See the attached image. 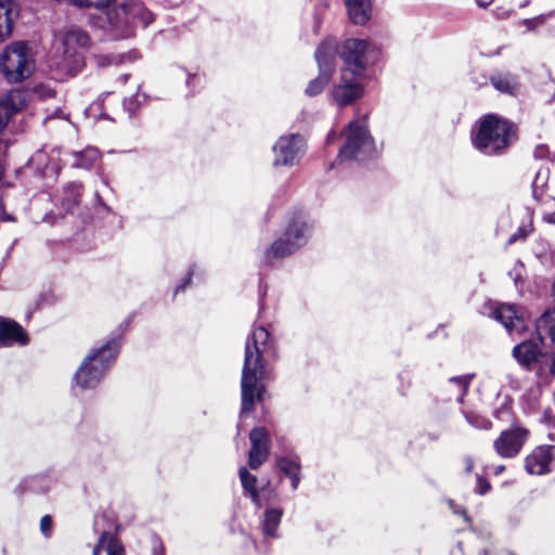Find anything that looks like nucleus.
Here are the masks:
<instances>
[{"instance_id": "nucleus-1", "label": "nucleus", "mask_w": 555, "mask_h": 555, "mask_svg": "<svg viewBox=\"0 0 555 555\" xmlns=\"http://www.w3.org/2000/svg\"><path fill=\"white\" fill-rule=\"evenodd\" d=\"M271 348L270 333L263 326L255 327L246 339L241 378L242 414L251 413L254 404L262 399L266 391L263 354L268 353Z\"/></svg>"}, {"instance_id": "nucleus-39", "label": "nucleus", "mask_w": 555, "mask_h": 555, "mask_svg": "<svg viewBox=\"0 0 555 555\" xmlns=\"http://www.w3.org/2000/svg\"><path fill=\"white\" fill-rule=\"evenodd\" d=\"M138 95L135 96H132L130 99H125L124 100V107L126 111H128L130 114L134 113V111L137 109L138 105H139V101H138Z\"/></svg>"}, {"instance_id": "nucleus-43", "label": "nucleus", "mask_w": 555, "mask_h": 555, "mask_svg": "<svg viewBox=\"0 0 555 555\" xmlns=\"http://www.w3.org/2000/svg\"><path fill=\"white\" fill-rule=\"evenodd\" d=\"M519 237H525L522 231L519 229L517 233H514L513 235H511L507 240V245H512L514 244L515 242H517V240Z\"/></svg>"}, {"instance_id": "nucleus-6", "label": "nucleus", "mask_w": 555, "mask_h": 555, "mask_svg": "<svg viewBox=\"0 0 555 555\" xmlns=\"http://www.w3.org/2000/svg\"><path fill=\"white\" fill-rule=\"evenodd\" d=\"M341 134L345 138V144L339 150V160H363L375 154L374 140L367 130L365 120L350 121Z\"/></svg>"}, {"instance_id": "nucleus-3", "label": "nucleus", "mask_w": 555, "mask_h": 555, "mask_svg": "<svg viewBox=\"0 0 555 555\" xmlns=\"http://www.w3.org/2000/svg\"><path fill=\"white\" fill-rule=\"evenodd\" d=\"M514 137L513 125L495 115H488L480 119L473 144L486 155H500L507 150Z\"/></svg>"}, {"instance_id": "nucleus-48", "label": "nucleus", "mask_w": 555, "mask_h": 555, "mask_svg": "<svg viewBox=\"0 0 555 555\" xmlns=\"http://www.w3.org/2000/svg\"><path fill=\"white\" fill-rule=\"evenodd\" d=\"M450 506H451V508L453 509V512H454L455 514H457V513L463 514V515L465 514V512H464V511H462V509L460 511V509L454 508V506H453V503H452V502H450Z\"/></svg>"}, {"instance_id": "nucleus-23", "label": "nucleus", "mask_w": 555, "mask_h": 555, "mask_svg": "<svg viewBox=\"0 0 555 555\" xmlns=\"http://www.w3.org/2000/svg\"><path fill=\"white\" fill-rule=\"evenodd\" d=\"M275 462L278 468L291 479L293 490H296L300 482V464L298 460L288 456H278Z\"/></svg>"}, {"instance_id": "nucleus-49", "label": "nucleus", "mask_w": 555, "mask_h": 555, "mask_svg": "<svg viewBox=\"0 0 555 555\" xmlns=\"http://www.w3.org/2000/svg\"><path fill=\"white\" fill-rule=\"evenodd\" d=\"M154 553H155V555H164V550H163V547H159V550L154 548Z\"/></svg>"}, {"instance_id": "nucleus-26", "label": "nucleus", "mask_w": 555, "mask_h": 555, "mask_svg": "<svg viewBox=\"0 0 555 555\" xmlns=\"http://www.w3.org/2000/svg\"><path fill=\"white\" fill-rule=\"evenodd\" d=\"M240 479L243 489L247 494H249L251 501L260 507V498L257 490V477L250 474L245 467L240 468Z\"/></svg>"}, {"instance_id": "nucleus-20", "label": "nucleus", "mask_w": 555, "mask_h": 555, "mask_svg": "<svg viewBox=\"0 0 555 555\" xmlns=\"http://www.w3.org/2000/svg\"><path fill=\"white\" fill-rule=\"evenodd\" d=\"M474 378V373L450 377L444 385V390L452 395L456 402L463 403Z\"/></svg>"}, {"instance_id": "nucleus-11", "label": "nucleus", "mask_w": 555, "mask_h": 555, "mask_svg": "<svg viewBox=\"0 0 555 555\" xmlns=\"http://www.w3.org/2000/svg\"><path fill=\"white\" fill-rule=\"evenodd\" d=\"M364 77L341 68L339 80L332 86L330 91L333 102L338 106H347L360 99L364 92L362 85Z\"/></svg>"}, {"instance_id": "nucleus-22", "label": "nucleus", "mask_w": 555, "mask_h": 555, "mask_svg": "<svg viewBox=\"0 0 555 555\" xmlns=\"http://www.w3.org/2000/svg\"><path fill=\"white\" fill-rule=\"evenodd\" d=\"M20 93H11L8 98L0 101V133L8 126L11 117L22 108Z\"/></svg>"}, {"instance_id": "nucleus-35", "label": "nucleus", "mask_w": 555, "mask_h": 555, "mask_svg": "<svg viewBox=\"0 0 555 555\" xmlns=\"http://www.w3.org/2000/svg\"><path fill=\"white\" fill-rule=\"evenodd\" d=\"M467 420H468L469 424L477 429L490 430L492 428V423L488 418L474 417V418H467Z\"/></svg>"}, {"instance_id": "nucleus-24", "label": "nucleus", "mask_w": 555, "mask_h": 555, "mask_svg": "<svg viewBox=\"0 0 555 555\" xmlns=\"http://www.w3.org/2000/svg\"><path fill=\"white\" fill-rule=\"evenodd\" d=\"M495 90L506 94H515L519 89L517 77L509 73H498L490 77Z\"/></svg>"}, {"instance_id": "nucleus-33", "label": "nucleus", "mask_w": 555, "mask_h": 555, "mask_svg": "<svg viewBox=\"0 0 555 555\" xmlns=\"http://www.w3.org/2000/svg\"><path fill=\"white\" fill-rule=\"evenodd\" d=\"M34 93L40 100H47L55 95V91L48 85L40 83L34 88Z\"/></svg>"}, {"instance_id": "nucleus-30", "label": "nucleus", "mask_w": 555, "mask_h": 555, "mask_svg": "<svg viewBox=\"0 0 555 555\" xmlns=\"http://www.w3.org/2000/svg\"><path fill=\"white\" fill-rule=\"evenodd\" d=\"M128 54H103L96 56L98 65L101 67L109 66V65H118L125 62L126 59H129Z\"/></svg>"}, {"instance_id": "nucleus-32", "label": "nucleus", "mask_w": 555, "mask_h": 555, "mask_svg": "<svg viewBox=\"0 0 555 555\" xmlns=\"http://www.w3.org/2000/svg\"><path fill=\"white\" fill-rule=\"evenodd\" d=\"M77 7H92L95 9H103L108 7L114 0H72Z\"/></svg>"}, {"instance_id": "nucleus-44", "label": "nucleus", "mask_w": 555, "mask_h": 555, "mask_svg": "<svg viewBox=\"0 0 555 555\" xmlns=\"http://www.w3.org/2000/svg\"><path fill=\"white\" fill-rule=\"evenodd\" d=\"M509 14H511L509 11H505L503 9H496L495 10V15H496L498 18H506V17L509 16Z\"/></svg>"}, {"instance_id": "nucleus-13", "label": "nucleus", "mask_w": 555, "mask_h": 555, "mask_svg": "<svg viewBox=\"0 0 555 555\" xmlns=\"http://www.w3.org/2000/svg\"><path fill=\"white\" fill-rule=\"evenodd\" d=\"M481 313L502 323L509 334H520L526 327L519 307L515 305L488 301L483 305Z\"/></svg>"}, {"instance_id": "nucleus-31", "label": "nucleus", "mask_w": 555, "mask_h": 555, "mask_svg": "<svg viewBox=\"0 0 555 555\" xmlns=\"http://www.w3.org/2000/svg\"><path fill=\"white\" fill-rule=\"evenodd\" d=\"M554 15V12H550L547 14H541L532 18L521 20L520 23L527 28L528 31H533L537 28L541 27L547 17Z\"/></svg>"}, {"instance_id": "nucleus-38", "label": "nucleus", "mask_w": 555, "mask_h": 555, "mask_svg": "<svg viewBox=\"0 0 555 555\" xmlns=\"http://www.w3.org/2000/svg\"><path fill=\"white\" fill-rule=\"evenodd\" d=\"M491 486L487 479L481 476H477L476 491L479 494H486L490 490Z\"/></svg>"}, {"instance_id": "nucleus-10", "label": "nucleus", "mask_w": 555, "mask_h": 555, "mask_svg": "<svg viewBox=\"0 0 555 555\" xmlns=\"http://www.w3.org/2000/svg\"><path fill=\"white\" fill-rule=\"evenodd\" d=\"M314 56L319 67V75L317 78L312 79L306 88V94L309 96L320 94L335 72L337 56L336 40L333 38L325 39L318 47Z\"/></svg>"}, {"instance_id": "nucleus-28", "label": "nucleus", "mask_w": 555, "mask_h": 555, "mask_svg": "<svg viewBox=\"0 0 555 555\" xmlns=\"http://www.w3.org/2000/svg\"><path fill=\"white\" fill-rule=\"evenodd\" d=\"M282 514L283 512L280 508H271L264 512L262 531L266 537H276V530L280 526Z\"/></svg>"}, {"instance_id": "nucleus-53", "label": "nucleus", "mask_w": 555, "mask_h": 555, "mask_svg": "<svg viewBox=\"0 0 555 555\" xmlns=\"http://www.w3.org/2000/svg\"><path fill=\"white\" fill-rule=\"evenodd\" d=\"M127 77H128L127 75L122 76L124 81L127 80Z\"/></svg>"}, {"instance_id": "nucleus-45", "label": "nucleus", "mask_w": 555, "mask_h": 555, "mask_svg": "<svg viewBox=\"0 0 555 555\" xmlns=\"http://www.w3.org/2000/svg\"><path fill=\"white\" fill-rule=\"evenodd\" d=\"M192 274H193V271L191 270L189 272L184 283L176 288V293H178L180 289H183L185 287V285L190 282Z\"/></svg>"}, {"instance_id": "nucleus-21", "label": "nucleus", "mask_w": 555, "mask_h": 555, "mask_svg": "<svg viewBox=\"0 0 555 555\" xmlns=\"http://www.w3.org/2000/svg\"><path fill=\"white\" fill-rule=\"evenodd\" d=\"M349 17L358 25L365 24L371 17V4L369 0H344Z\"/></svg>"}, {"instance_id": "nucleus-52", "label": "nucleus", "mask_w": 555, "mask_h": 555, "mask_svg": "<svg viewBox=\"0 0 555 555\" xmlns=\"http://www.w3.org/2000/svg\"><path fill=\"white\" fill-rule=\"evenodd\" d=\"M4 220H12V218L9 216H5Z\"/></svg>"}, {"instance_id": "nucleus-2", "label": "nucleus", "mask_w": 555, "mask_h": 555, "mask_svg": "<svg viewBox=\"0 0 555 555\" xmlns=\"http://www.w3.org/2000/svg\"><path fill=\"white\" fill-rule=\"evenodd\" d=\"M90 44L89 35L75 26L55 35L47 64L53 79L63 81L78 75L85 66L82 52Z\"/></svg>"}, {"instance_id": "nucleus-7", "label": "nucleus", "mask_w": 555, "mask_h": 555, "mask_svg": "<svg viewBox=\"0 0 555 555\" xmlns=\"http://www.w3.org/2000/svg\"><path fill=\"white\" fill-rule=\"evenodd\" d=\"M338 53L344 62L343 69L365 76L366 68L377 60L378 49L367 40L350 38L337 48Z\"/></svg>"}, {"instance_id": "nucleus-47", "label": "nucleus", "mask_w": 555, "mask_h": 555, "mask_svg": "<svg viewBox=\"0 0 555 555\" xmlns=\"http://www.w3.org/2000/svg\"><path fill=\"white\" fill-rule=\"evenodd\" d=\"M505 470V466L504 465H498L493 468V474L495 476H499L501 475L503 472Z\"/></svg>"}, {"instance_id": "nucleus-42", "label": "nucleus", "mask_w": 555, "mask_h": 555, "mask_svg": "<svg viewBox=\"0 0 555 555\" xmlns=\"http://www.w3.org/2000/svg\"><path fill=\"white\" fill-rule=\"evenodd\" d=\"M547 370L551 375H555V351L550 356Z\"/></svg>"}, {"instance_id": "nucleus-50", "label": "nucleus", "mask_w": 555, "mask_h": 555, "mask_svg": "<svg viewBox=\"0 0 555 555\" xmlns=\"http://www.w3.org/2000/svg\"><path fill=\"white\" fill-rule=\"evenodd\" d=\"M530 4V0H525L522 3L519 4L520 8H527Z\"/></svg>"}, {"instance_id": "nucleus-14", "label": "nucleus", "mask_w": 555, "mask_h": 555, "mask_svg": "<svg viewBox=\"0 0 555 555\" xmlns=\"http://www.w3.org/2000/svg\"><path fill=\"white\" fill-rule=\"evenodd\" d=\"M305 149V140L300 134H287L279 138L273 145V166H294L296 165Z\"/></svg>"}, {"instance_id": "nucleus-4", "label": "nucleus", "mask_w": 555, "mask_h": 555, "mask_svg": "<svg viewBox=\"0 0 555 555\" xmlns=\"http://www.w3.org/2000/svg\"><path fill=\"white\" fill-rule=\"evenodd\" d=\"M119 347V341L114 338L100 348L93 349L76 372V384L83 389L95 388L115 360Z\"/></svg>"}, {"instance_id": "nucleus-37", "label": "nucleus", "mask_w": 555, "mask_h": 555, "mask_svg": "<svg viewBox=\"0 0 555 555\" xmlns=\"http://www.w3.org/2000/svg\"><path fill=\"white\" fill-rule=\"evenodd\" d=\"M470 79L476 88H480L488 83V78L483 73L473 72Z\"/></svg>"}, {"instance_id": "nucleus-40", "label": "nucleus", "mask_w": 555, "mask_h": 555, "mask_svg": "<svg viewBox=\"0 0 555 555\" xmlns=\"http://www.w3.org/2000/svg\"><path fill=\"white\" fill-rule=\"evenodd\" d=\"M111 538H114V537L112 534L107 533V532H103L101 538H100V541H99L98 545H95L93 551H92V555H100L102 543L106 542V546H107L108 543H109V539Z\"/></svg>"}, {"instance_id": "nucleus-12", "label": "nucleus", "mask_w": 555, "mask_h": 555, "mask_svg": "<svg viewBox=\"0 0 555 555\" xmlns=\"http://www.w3.org/2000/svg\"><path fill=\"white\" fill-rule=\"evenodd\" d=\"M528 438L529 430L514 423L511 427L501 431L493 441V449L503 459H514L520 453Z\"/></svg>"}, {"instance_id": "nucleus-51", "label": "nucleus", "mask_w": 555, "mask_h": 555, "mask_svg": "<svg viewBox=\"0 0 555 555\" xmlns=\"http://www.w3.org/2000/svg\"><path fill=\"white\" fill-rule=\"evenodd\" d=\"M532 186H533V193L537 196V179L533 181Z\"/></svg>"}, {"instance_id": "nucleus-15", "label": "nucleus", "mask_w": 555, "mask_h": 555, "mask_svg": "<svg viewBox=\"0 0 555 555\" xmlns=\"http://www.w3.org/2000/svg\"><path fill=\"white\" fill-rule=\"evenodd\" d=\"M251 448L248 454V465L251 469H258L268 459L270 453L269 433L263 427L254 428L249 433Z\"/></svg>"}, {"instance_id": "nucleus-25", "label": "nucleus", "mask_w": 555, "mask_h": 555, "mask_svg": "<svg viewBox=\"0 0 555 555\" xmlns=\"http://www.w3.org/2000/svg\"><path fill=\"white\" fill-rule=\"evenodd\" d=\"M537 332L541 339L544 336H548L552 341L555 343V307L545 311L537 320Z\"/></svg>"}, {"instance_id": "nucleus-17", "label": "nucleus", "mask_w": 555, "mask_h": 555, "mask_svg": "<svg viewBox=\"0 0 555 555\" xmlns=\"http://www.w3.org/2000/svg\"><path fill=\"white\" fill-rule=\"evenodd\" d=\"M541 340V338L539 341L525 340L513 348V356L520 365L530 369L533 363L539 362L540 357L543 356Z\"/></svg>"}, {"instance_id": "nucleus-9", "label": "nucleus", "mask_w": 555, "mask_h": 555, "mask_svg": "<svg viewBox=\"0 0 555 555\" xmlns=\"http://www.w3.org/2000/svg\"><path fill=\"white\" fill-rule=\"evenodd\" d=\"M309 227L302 216L292 220L283 235L276 240L266 251V260L272 263L274 260L284 258L304 246L307 242Z\"/></svg>"}, {"instance_id": "nucleus-34", "label": "nucleus", "mask_w": 555, "mask_h": 555, "mask_svg": "<svg viewBox=\"0 0 555 555\" xmlns=\"http://www.w3.org/2000/svg\"><path fill=\"white\" fill-rule=\"evenodd\" d=\"M106 553L107 555H126V551L122 543L116 538L109 539V543L106 547Z\"/></svg>"}, {"instance_id": "nucleus-16", "label": "nucleus", "mask_w": 555, "mask_h": 555, "mask_svg": "<svg viewBox=\"0 0 555 555\" xmlns=\"http://www.w3.org/2000/svg\"><path fill=\"white\" fill-rule=\"evenodd\" d=\"M28 337L24 328L11 319L0 317V345L12 346L13 344L26 345Z\"/></svg>"}, {"instance_id": "nucleus-29", "label": "nucleus", "mask_w": 555, "mask_h": 555, "mask_svg": "<svg viewBox=\"0 0 555 555\" xmlns=\"http://www.w3.org/2000/svg\"><path fill=\"white\" fill-rule=\"evenodd\" d=\"M66 196L63 198V205L66 210H72L73 206L78 204L81 196V185L72 183L66 189Z\"/></svg>"}, {"instance_id": "nucleus-46", "label": "nucleus", "mask_w": 555, "mask_h": 555, "mask_svg": "<svg viewBox=\"0 0 555 555\" xmlns=\"http://www.w3.org/2000/svg\"><path fill=\"white\" fill-rule=\"evenodd\" d=\"M492 2H493V0H476L477 5L480 7V8H487Z\"/></svg>"}, {"instance_id": "nucleus-19", "label": "nucleus", "mask_w": 555, "mask_h": 555, "mask_svg": "<svg viewBox=\"0 0 555 555\" xmlns=\"http://www.w3.org/2000/svg\"><path fill=\"white\" fill-rule=\"evenodd\" d=\"M17 17V4L12 0H0V41L11 36Z\"/></svg>"}, {"instance_id": "nucleus-8", "label": "nucleus", "mask_w": 555, "mask_h": 555, "mask_svg": "<svg viewBox=\"0 0 555 555\" xmlns=\"http://www.w3.org/2000/svg\"><path fill=\"white\" fill-rule=\"evenodd\" d=\"M106 15L111 27L118 31L120 37H129L132 34V25L140 24L146 27L154 20L153 14L139 2L120 4Z\"/></svg>"}, {"instance_id": "nucleus-5", "label": "nucleus", "mask_w": 555, "mask_h": 555, "mask_svg": "<svg viewBox=\"0 0 555 555\" xmlns=\"http://www.w3.org/2000/svg\"><path fill=\"white\" fill-rule=\"evenodd\" d=\"M34 70L35 54L27 42L14 41L0 53V72L9 82H21Z\"/></svg>"}, {"instance_id": "nucleus-41", "label": "nucleus", "mask_w": 555, "mask_h": 555, "mask_svg": "<svg viewBox=\"0 0 555 555\" xmlns=\"http://www.w3.org/2000/svg\"><path fill=\"white\" fill-rule=\"evenodd\" d=\"M464 469L466 473H470L474 469L475 463L470 456L464 457Z\"/></svg>"}, {"instance_id": "nucleus-18", "label": "nucleus", "mask_w": 555, "mask_h": 555, "mask_svg": "<svg viewBox=\"0 0 555 555\" xmlns=\"http://www.w3.org/2000/svg\"><path fill=\"white\" fill-rule=\"evenodd\" d=\"M551 448L540 447L526 457V470L531 475H544L550 472Z\"/></svg>"}, {"instance_id": "nucleus-36", "label": "nucleus", "mask_w": 555, "mask_h": 555, "mask_svg": "<svg viewBox=\"0 0 555 555\" xmlns=\"http://www.w3.org/2000/svg\"><path fill=\"white\" fill-rule=\"evenodd\" d=\"M40 531L46 538H50L52 534V518L49 515H44L40 519Z\"/></svg>"}, {"instance_id": "nucleus-27", "label": "nucleus", "mask_w": 555, "mask_h": 555, "mask_svg": "<svg viewBox=\"0 0 555 555\" xmlns=\"http://www.w3.org/2000/svg\"><path fill=\"white\" fill-rule=\"evenodd\" d=\"M73 157L74 167L90 169L100 158V152L95 147H87L83 151L74 152Z\"/></svg>"}]
</instances>
